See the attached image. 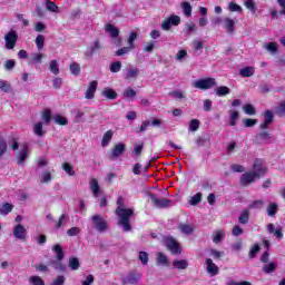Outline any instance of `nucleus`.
Instances as JSON below:
<instances>
[{
	"label": "nucleus",
	"instance_id": "39448f33",
	"mask_svg": "<svg viewBox=\"0 0 285 285\" xmlns=\"http://www.w3.org/2000/svg\"><path fill=\"white\" fill-rule=\"evenodd\" d=\"M149 198L156 208H168L171 204L170 199L157 197L155 194H149Z\"/></svg>",
	"mask_w": 285,
	"mask_h": 285
},
{
	"label": "nucleus",
	"instance_id": "864d4df0",
	"mask_svg": "<svg viewBox=\"0 0 285 285\" xmlns=\"http://www.w3.org/2000/svg\"><path fill=\"white\" fill-rule=\"evenodd\" d=\"M244 6L250 12H253V13L257 12V7H255V1H253V0H245L244 1Z\"/></svg>",
	"mask_w": 285,
	"mask_h": 285
},
{
	"label": "nucleus",
	"instance_id": "c9c22d12",
	"mask_svg": "<svg viewBox=\"0 0 285 285\" xmlns=\"http://www.w3.org/2000/svg\"><path fill=\"white\" fill-rule=\"evenodd\" d=\"M42 121H45V125L48 126L52 119V111L50 109H45L41 115Z\"/></svg>",
	"mask_w": 285,
	"mask_h": 285
},
{
	"label": "nucleus",
	"instance_id": "6ab92c4d",
	"mask_svg": "<svg viewBox=\"0 0 285 285\" xmlns=\"http://www.w3.org/2000/svg\"><path fill=\"white\" fill-rule=\"evenodd\" d=\"M105 32H108L112 39H117V37H119V29H117L112 23H107L105 26Z\"/></svg>",
	"mask_w": 285,
	"mask_h": 285
},
{
	"label": "nucleus",
	"instance_id": "2f4dec72",
	"mask_svg": "<svg viewBox=\"0 0 285 285\" xmlns=\"http://www.w3.org/2000/svg\"><path fill=\"white\" fill-rule=\"evenodd\" d=\"M115 135V132H112V130H108L104 137H102V141H101V146L102 148H106V146H108L110 144V141H112V136Z\"/></svg>",
	"mask_w": 285,
	"mask_h": 285
},
{
	"label": "nucleus",
	"instance_id": "de8ad7c7",
	"mask_svg": "<svg viewBox=\"0 0 285 285\" xmlns=\"http://www.w3.org/2000/svg\"><path fill=\"white\" fill-rule=\"evenodd\" d=\"M185 32L187 35H193V32H197V24H195V22H187L185 24Z\"/></svg>",
	"mask_w": 285,
	"mask_h": 285
},
{
	"label": "nucleus",
	"instance_id": "dca6fc26",
	"mask_svg": "<svg viewBox=\"0 0 285 285\" xmlns=\"http://www.w3.org/2000/svg\"><path fill=\"white\" fill-rule=\"evenodd\" d=\"M89 188H90L94 197H99V193H101V186H99V181L97 180V178L90 179Z\"/></svg>",
	"mask_w": 285,
	"mask_h": 285
},
{
	"label": "nucleus",
	"instance_id": "2eb2a0df",
	"mask_svg": "<svg viewBox=\"0 0 285 285\" xmlns=\"http://www.w3.org/2000/svg\"><path fill=\"white\" fill-rule=\"evenodd\" d=\"M137 77H139V69L128 66L126 68V75H125V79L127 81H130V79H137Z\"/></svg>",
	"mask_w": 285,
	"mask_h": 285
},
{
	"label": "nucleus",
	"instance_id": "0e129e2a",
	"mask_svg": "<svg viewBox=\"0 0 285 285\" xmlns=\"http://www.w3.org/2000/svg\"><path fill=\"white\" fill-rule=\"evenodd\" d=\"M42 59H43V53H32L31 55L32 63H41Z\"/></svg>",
	"mask_w": 285,
	"mask_h": 285
},
{
	"label": "nucleus",
	"instance_id": "a211bd4d",
	"mask_svg": "<svg viewBox=\"0 0 285 285\" xmlns=\"http://www.w3.org/2000/svg\"><path fill=\"white\" fill-rule=\"evenodd\" d=\"M264 122L261 124V130H266L271 124H273V111L266 110L264 114Z\"/></svg>",
	"mask_w": 285,
	"mask_h": 285
},
{
	"label": "nucleus",
	"instance_id": "bf43d9fd",
	"mask_svg": "<svg viewBox=\"0 0 285 285\" xmlns=\"http://www.w3.org/2000/svg\"><path fill=\"white\" fill-rule=\"evenodd\" d=\"M189 130H191V132H197V130H199V119L190 120Z\"/></svg>",
	"mask_w": 285,
	"mask_h": 285
},
{
	"label": "nucleus",
	"instance_id": "e2e57ef3",
	"mask_svg": "<svg viewBox=\"0 0 285 285\" xmlns=\"http://www.w3.org/2000/svg\"><path fill=\"white\" fill-rule=\"evenodd\" d=\"M228 10H229V12H242V6H239L235 2H229Z\"/></svg>",
	"mask_w": 285,
	"mask_h": 285
},
{
	"label": "nucleus",
	"instance_id": "4c0bfd02",
	"mask_svg": "<svg viewBox=\"0 0 285 285\" xmlns=\"http://www.w3.org/2000/svg\"><path fill=\"white\" fill-rule=\"evenodd\" d=\"M101 48V45L99 43V40L94 41V45L90 47L89 51H87L85 55L86 57H92L97 50Z\"/></svg>",
	"mask_w": 285,
	"mask_h": 285
},
{
	"label": "nucleus",
	"instance_id": "c03bdc74",
	"mask_svg": "<svg viewBox=\"0 0 285 285\" xmlns=\"http://www.w3.org/2000/svg\"><path fill=\"white\" fill-rule=\"evenodd\" d=\"M248 219H250V212H248V209H245L238 217V222L239 224H246Z\"/></svg>",
	"mask_w": 285,
	"mask_h": 285
},
{
	"label": "nucleus",
	"instance_id": "a878e982",
	"mask_svg": "<svg viewBox=\"0 0 285 285\" xmlns=\"http://www.w3.org/2000/svg\"><path fill=\"white\" fill-rule=\"evenodd\" d=\"M276 269H277V263L275 262L265 264L263 266V273H265L266 275H271V273H275Z\"/></svg>",
	"mask_w": 285,
	"mask_h": 285
},
{
	"label": "nucleus",
	"instance_id": "1a4fd4ad",
	"mask_svg": "<svg viewBox=\"0 0 285 285\" xmlns=\"http://www.w3.org/2000/svg\"><path fill=\"white\" fill-rule=\"evenodd\" d=\"M205 269L210 275V277H215L216 275H219V267L215 262H213V258H206L205 259Z\"/></svg>",
	"mask_w": 285,
	"mask_h": 285
},
{
	"label": "nucleus",
	"instance_id": "4468645a",
	"mask_svg": "<svg viewBox=\"0 0 285 285\" xmlns=\"http://www.w3.org/2000/svg\"><path fill=\"white\" fill-rule=\"evenodd\" d=\"M225 237H226V230L224 229H217L212 234V239L214 244H222Z\"/></svg>",
	"mask_w": 285,
	"mask_h": 285
},
{
	"label": "nucleus",
	"instance_id": "f3484780",
	"mask_svg": "<svg viewBox=\"0 0 285 285\" xmlns=\"http://www.w3.org/2000/svg\"><path fill=\"white\" fill-rule=\"evenodd\" d=\"M27 230L23 225L19 224L13 228V237L16 239H26Z\"/></svg>",
	"mask_w": 285,
	"mask_h": 285
},
{
	"label": "nucleus",
	"instance_id": "6e6d98bb",
	"mask_svg": "<svg viewBox=\"0 0 285 285\" xmlns=\"http://www.w3.org/2000/svg\"><path fill=\"white\" fill-rule=\"evenodd\" d=\"M109 70L114 73L119 72L121 70V61L111 62V65L109 66Z\"/></svg>",
	"mask_w": 285,
	"mask_h": 285
},
{
	"label": "nucleus",
	"instance_id": "473e14b6",
	"mask_svg": "<svg viewBox=\"0 0 285 285\" xmlns=\"http://www.w3.org/2000/svg\"><path fill=\"white\" fill-rule=\"evenodd\" d=\"M271 134L266 131H263L257 135V140L259 141V144H271Z\"/></svg>",
	"mask_w": 285,
	"mask_h": 285
},
{
	"label": "nucleus",
	"instance_id": "a19ab883",
	"mask_svg": "<svg viewBox=\"0 0 285 285\" xmlns=\"http://www.w3.org/2000/svg\"><path fill=\"white\" fill-rule=\"evenodd\" d=\"M262 208H264V200L262 199L254 200L252 204L248 205L249 210H259Z\"/></svg>",
	"mask_w": 285,
	"mask_h": 285
},
{
	"label": "nucleus",
	"instance_id": "6e6552de",
	"mask_svg": "<svg viewBox=\"0 0 285 285\" xmlns=\"http://www.w3.org/2000/svg\"><path fill=\"white\" fill-rule=\"evenodd\" d=\"M254 175L259 179V177H264L266 175V167H264L263 159H256L253 164V171Z\"/></svg>",
	"mask_w": 285,
	"mask_h": 285
},
{
	"label": "nucleus",
	"instance_id": "8fccbe9b",
	"mask_svg": "<svg viewBox=\"0 0 285 285\" xmlns=\"http://www.w3.org/2000/svg\"><path fill=\"white\" fill-rule=\"evenodd\" d=\"M45 43H46V37H43V35H39L36 38V46H37L39 51L43 50Z\"/></svg>",
	"mask_w": 285,
	"mask_h": 285
},
{
	"label": "nucleus",
	"instance_id": "20e7f679",
	"mask_svg": "<svg viewBox=\"0 0 285 285\" xmlns=\"http://www.w3.org/2000/svg\"><path fill=\"white\" fill-rule=\"evenodd\" d=\"M19 39V35H17V31L11 30L6 33L4 41H6V48L7 50H12L17 46V40Z\"/></svg>",
	"mask_w": 285,
	"mask_h": 285
},
{
	"label": "nucleus",
	"instance_id": "cd10ccee",
	"mask_svg": "<svg viewBox=\"0 0 285 285\" xmlns=\"http://www.w3.org/2000/svg\"><path fill=\"white\" fill-rule=\"evenodd\" d=\"M156 263L158 266H168V257L164 253L159 252L157 253Z\"/></svg>",
	"mask_w": 285,
	"mask_h": 285
},
{
	"label": "nucleus",
	"instance_id": "412c9836",
	"mask_svg": "<svg viewBox=\"0 0 285 285\" xmlns=\"http://www.w3.org/2000/svg\"><path fill=\"white\" fill-rule=\"evenodd\" d=\"M125 150H126V145H124L122 142H119L112 149V157H115V158L121 157V155H124Z\"/></svg>",
	"mask_w": 285,
	"mask_h": 285
},
{
	"label": "nucleus",
	"instance_id": "58836bf2",
	"mask_svg": "<svg viewBox=\"0 0 285 285\" xmlns=\"http://www.w3.org/2000/svg\"><path fill=\"white\" fill-rule=\"evenodd\" d=\"M49 265L52 266L55 268V271H60L61 273L66 272V267L59 259L50 261Z\"/></svg>",
	"mask_w": 285,
	"mask_h": 285
},
{
	"label": "nucleus",
	"instance_id": "c756f323",
	"mask_svg": "<svg viewBox=\"0 0 285 285\" xmlns=\"http://www.w3.org/2000/svg\"><path fill=\"white\" fill-rule=\"evenodd\" d=\"M173 266H174V268H177L178 271H186V268H188V261H186V259L174 261Z\"/></svg>",
	"mask_w": 285,
	"mask_h": 285
},
{
	"label": "nucleus",
	"instance_id": "338daca9",
	"mask_svg": "<svg viewBox=\"0 0 285 285\" xmlns=\"http://www.w3.org/2000/svg\"><path fill=\"white\" fill-rule=\"evenodd\" d=\"M243 110H244V112L246 114V115H255V107L253 106V105H250V104H248V105H245L244 107H243Z\"/></svg>",
	"mask_w": 285,
	"mask_h": 285
},
{
	"label": "nucleus",
	"instance_id": "ea45409f",
	"mask_svg": "<svg viewBox=\"0 0 285 285\" xmlns=\"http://www.w3.org/2000/svg\"><path fill=\"white\" fill-rule=\"evenodd\" d=\"M125 99H128L129 101H132L135 97H137V91H135L132 88H127L124 91Z\"/></svg>",
	"mask_w": 285,
	"mask_h": 285
},
{
	"label": "nucleus",
	"instance_id": "9b49d317",
	"mask_svg": "<svg viewBox=\"0 0 285 285\" xmlns=\"http://www.w3.org/2000/svg\"><path fill=\"white\" fill-rule=\"evenodd\" d=\"M255 179L258 178L253 171L245 173L240 176V184L242 186H250V184H253Z\"/></svg>",
	"mask_w": 285,
	"mask_h": 285
},
{
	"label": "nucleus",
	"instance_id": "49530a36",
	"mask_svg": "<svg viewBox=\"0 0 285 285\" xmlns=\"http://www.w3.org/2000/svg\"><path fill=\"white\" fill-rule=\"evenodd\" d=\"M102 96L107 99H117V92L114 89L107 88L102 91Z\"/></svg>",
	"mask_w": 285,
	"mask_h": 285
},
{
	"label": "nucleus",
	"instance_id": "f03ea898",
	"mask_svg": "<svg viewBox=\"0 0 285 285\" xmlns=\"http://www.w3.org/2000/svg\"><path fill=\"white\" fill-rule=\"evenodd\" d=\"M191 86L197 90H210V88L217 86V80L215 78L198 79L194 81Z\"/></svg>",
	"mask_w": 285,
	"mask_h": 285
},
{
	"label": "nucleus",
	"instance_id": "0eeeda50",
	"mask_svg": "<svg viewBox=\"0 0 285 285\" xmlns=\"http://www.w3.org/2000/svg\"><path fill=\"white\" fill-rule=\"evenodd\" d=\"M91 222L94 223V226L98 233H105V230H108V224L106 220H104V218H101V216L94 215L91 217Z\"/></svg>",
	"mask_w": 285,
	"mask_h": 285
},
{
	"label": "nucleus",
	"instance_id": "e433bc0d",
	"mask_svg": "<svg viewBox=\"0 0 285 285\" xmlns=\"http://www.w3.org/2000/svg\"><path fill=\"white\" fill-rule=\"evenodd\" d=\"M81 264L79 263V258L77 257H69V268L71 271H79Z\"/></svg>",
	"mask_w": 285,
	"mask_h": 285
},
{
	"label": "nucleus",
	"instance_id": "5fc2aeb1",
	"mask_svg": "<svg viewBox=\"0 0 285 285\" xmlns=\"http://www.w3.org/2000/svg\"><path fill=\"white\" fill-rule=\"evenodd\" d=\"M40 181L42 184H50V181H52V175H50V173L45 171L40 175Z\"/></svg>",
	"mask_w": 285,
	"mask_h": 285
},
{
	"label": "nucleus",
	"instance_id": "69168bd1",
	"mask_svg": "<svg viewBox=\"0 0 285 285\" xmlns=\"http://www.w3.org/2000/svg\"><path fill=\"white\" fill-rule=\"evenodd\" d=\"M138 257H139L142 266H146L148 264V253L140 252Z\"/></svg>",
	"mask_w": 285,
	"mask_h": 285
},
{
	"label": "nucleus",
	"instance_id": "052dcab7",
	"mask_svg": "<svg viewBox=\"0 0 285 285\" xmlns=\"http://www.w3.org/2000/svg\"><path fill=\"white\" fill-rule=\"evenodd\" d=\"M137 37H138V35H137V32H135V31H132V32H130V35H129V38H128V46L130 47V48H135V41H137Z\"/></svg>",
	"mask_w": 285,
	"mask_h": 285
},
{
	"label": "nucleus",
	"instance_id": "b1692460",
	"mask_svg": "<svg viewBox=\"0 0 285 285\" xmlns=\"http://www.w3.org/2000/svg\"><path fill=\"white\" fill-rule=\"evenodd\" d=\"M180 7L183 9L185 17L187 18L193 17V6H190V2H181Z\"/></svg>",
	"mask_w": 285,
	"mask_h": 285
},
{
	"label": "nucleus",
	"instance_id": "680f3d73",
	"mask_svg": "<svg viewBox=\"0 0 285 285\" xmlns=\"http://www.w3.org/2000/svg\"><path fill=\"white\" fill-rule=\"evenodd\" d=\"M259 250H261V247H259L257 244H255V245L250 248V250H249V258H250V259H255V257H257V254L259 253Z\"/></svg>",
	"mask_w": 285,
	"mask_h": 285
},
{
	"label": "nucleus",
	"instance_id": "bb28decb",
	"mask_svg": "<svg viewBox=\"0 0 285 285\" xmlns=\"http://www.w3.org/2000/svg\"><path fill=\"white\" fill-rule=\"evenodd\" d=\"M33 135L37 137H43V135H46V131L43 130V122H36L33 125Z\"/></svg>",
	"mask_w": 285,
	"mask_h": 285
},
{
	"label": "nucleus",
	"instance_id": "aec40b11",
	"mask_svg": "<svg viewBox=\"0 0 285 285\" xmlns=\"http://www.w3.org/2000/svg\"><path fill=\"white\" fill-rule=\"evenodd\" d=\"M178 229L184 235H193L195 227L190 224H180V225H178Z\"/></svg>",
	"mask_w": 285,
	"mask_h": 285
},
{
	"label": "nucleus",
	"instance_id": "774afa93",
	"mask_svg": "<svg viewBox=\"0 0 285 285\" xmlns=\"http://www.w3.org/2000/svg\"><path fill=\"white\" fill-rule=\"evenodd\" d=\"M63 284H66V276L60 275L56 279H53L50 285H63Z\"/></svg>",
	"mask_w": 285,
	"mask_h": 285
},
{
	"label": "nucleus",
	"instance_id": "603ef678",
	"mask_svg": "<svg viewBox=\"0 0 285 285\" xmlns=\"http://www.w3.org/2000/svg\"><path fill=\"white\" fill-rule=\"evenodd\" d=\"M0 90H2V92H10V90H12V86L8 80H0Z\"/></svg>",
	"mask_w": 285,
	"mask_h": 285
},
{
	"label": "nucleus",
	"instance_id": "f704fd0d",
	"mask_svg": "<svg viewBox=\"0 0 285 285\" xmlns=\"http://www.w3.org/2000/svg\"><path fill=\"white\" fill-rule=\"evenodd\" d=\"M275 115H278V117H285V99L279 102L278 106L274 108Z\"/></svg>",
	"mask_w": 285,
	"mask_h": 285
},
{
	"label": "nucleus",
	"instance_id": "09e8293b",
	"mask_svg": "<svg viewBox=\"0 0 285 285\" xmlns=\"http://www.w3.org/2000/svg\"><path fill=\"white\" fill-rule=\"evenodd\" d=\"M49 70L52 75H59V62L57 60H51L49 63Z\"/></svg>",
	"mask_w": 285,
	"mask_h": 285
},
{
	"label": "nucleus",
	"instance_id": "9d476101",
	"mask_svg": "<svg viewBox=\"0 0 285 285\" xmlns=\"http://www.w3.org/2000/svg\"><path fill=\"white\" fill-rule=\"evenodd\" d=\"M26 159H28V145H23V147L16 154V161L18 166H23V164H26Z\"/></svg>",
	"mask_w": 285,
	"mask_h": 285
},
{
	"label": "nucleus",
	"instance_id": "13d9d810",
	"mask_svg": "<svg viewBox=\"0 0 285 285\" xmlns=\"http://www.w3.org/2000/svg\"><path fill=\"white\" fill-rule=\"evenodd\" d=\"M62 168L65 173H67V175H69L70 177H75V169L72 168V165L65 163L62 165Z\"/></svg>",
	"mask_w": 285,
	"mask_h": 285
},
{
	"label": "nucleus",
	"instance_id": "79ce46f5",
	"mask_svg": "<svg viewBox=\"0 0 285 285\" xmlns=\"http://www.w3.org/2000/svg\"><path fill=\"white\" fill-rule=\"evenodd\" d=\"M12 208H14V206L12 204L4 203L0 207V215H8L9 213H12Z\"/></svg>",
	"mask_w": 285,
	"mask_h": 285
},
{
	"label": "nucleus",
	"instance_id": "5701e85b",
	"mask_svg": "<svg viewBox=\"0 0 285 285\" xmlns=\"http://www.w3.org/2000/svg\"><path fill=\"white\" fill-rule=\"evenodd\" d=\"M53 253H56V257L57 259H59V262L63 261V257H66V254L63 253V248L61 247V245L56 244L52 247Z\"/></svg>",
	"mask_w": 285,
	"mask_h": 285
},
{
	"label": "nucleus",
	"instance_id": "4be33fe9",
	"mask_svg": "<svg viewBox=\"0 0 285 285\" xmlns=\"http://www.w3.org/2000/svg\"><path fill=\"white\" fill-rule=\"evenodd\" d=\"M128 282L129 284H139V282H141V274L139 272H130Z\"/></svg>",
	"mask_w": 285,
	"mask_h": 285
},
{
	"label": "nucleus",
	"instance_id": "ddd939ff",
	"mask_svg": "<svg viewBox=\"0 0 285 285\" xmlns=\"http://www.w3.org/2000/svg\"><path fill=\"white\" fill-rule=\"evenodd\" d=\"M236 23L235 19L228 17L224 18V28L228 35H233V32H235Z\"/></svg>",
	"mask_w": 285,
	"mask_h": 285
},
{
	"label": "nucleus",
	"instance_id": "c85d7f7f",
	"mask_svg": "<svg viewBox=\"0 0 285 285\" xmlns=\"http://www.w3.org/2000/svg\"><path fill=\"white\" fill-rule=\"evenodd\" d=\"M277 210H279V206L277 203H269L267 206V215L268 217H275L277 215Z\"/></svg>",
	"mask_w": 285,
	"mask_h": 285
},
{
	"label": "nucleus",
	"instance_id": "f8f14e48",
	"mask_svg": "<svg viewBox=\"0 0 285 285\" xmlns=\"http://www.w3.org/2000/svg\"><path fill=\"white\" fill-rule=\"evenodd\" d=\"M97 86H99V82L97 80H92L85 94L86 99H95V92H97Z\"/></svg>",
	"mask_w": 285,
	"mask_h": 285
},
{
	"label": "nucleus",
	"instance_id": "7c9ffc66",
	"mask_svg": "<svg viewBox=\"0 0 285 285\" xmlns=\"http://www.w3.org/2000/svg\"><path fill=\"white\" fill-rule=\"evenodd\" d=\"M215 94L217 97H226V95H230V88L226 86H220L215 89Z\"/></svg>",
	"mask_w": 285,
	"mask_h": 285
},
{
	"label": "nucleus",
	"instance_id": "72a5a7b5",
	"mask_svg": "<svg viewBox=\"0 0 285 285\" xmlns=\"http://www.w3.org/2000/svg\"><path fill=\"white\" fill-rule=\"evenodd\" d=\"M237 119H239V112L237 110H229V126H237Z\"/></svg>",
	"mask_w": 285,
	"mask_h": 285
},
{
	"label": "nucleus",
	"instance_id": "3c124183",
	"mask_svg": "<svg viewBox=\"0 0 285 285\" xmlns=\"http://www.w3.org/2000/svg\"><path fill=\"white\" fill-rule=\"evenodd\" d=\"M53 121H56L58 126H68V119L61 115L55 116Z\"/></svg>",
	"mask_w": 285,
	"mask_h": 285
},
{
	"label": "nucleus",
	"instance_id": "4d7b16f0",
	"mask_svg": "<svg viewBox=\"0 0 285 285\" xmlns=\"http://www.w3.org/2000/svg\"><path fill=\"white\" fill-rule=\"evenodd\" d=\"M202 202V193H197L189 199L190 206H197Z\"/></svg>",
	"mask_w": 285,
	"mask_h": 285
},
{
	"label": "nucleus",
	"instance_id": "a18cd8bd",
	"mask_svg": "<svg viewBox=\"0 0 285 285\" xmlns=\"http://www.w3.org/2000/svg\"><path fill=\"white\" fill-rule=\"evenodd\" d=\"M29 284H31V285H46V282H43V278H41V276H30L29 277Z\"/></svg>",
	"mask_w": 285,
	"mask_h": 285
},
{
	"label": "nucleus",
	"instance_id": "423d86ee",
	"mask_svg": "<svg viewBox=\"0 0 285 285\" xmlns=\"http://www.w3.org/2000/svg\"><path fill=\"white\" fill-rule=\"evenodd\" d=\"M165 245L167 246L168 250H170V253H173V255L181 254V247L179 246V243H177V240H175V238L166 237Z\"/></svg>",
	"mask_w": 285,
	"mask_h": 285
},
{
	"label": "nucleus",
	"instance_id": "393cba45",
	"mask_svg": "<svg viewBox=\"0 0 285 285\" xmlns=\"http://www.w3.org/2000/svg\"><path fill=\"white\" fill-rule=\"evenodd\" d=\"M239 75L240 77H253V75H255V67L249 66V67H245L243 69L239 70Z\"/></svg>",
	"mask_w": 285,
	"mask_h": 285
},
{
	"label": "nucleus",
	"instance_id": "f257e3e1",
	"mask_svg": "<svg viewBox=\"0 0 285 285\" xmlns=\"http://www.w3.org/2000/svg\"><path fill=\"white\" fill-rule=\"evenodd\" d=\"M116 215L118 217V226H121L125 233H130V230H132V226L130 225V217L135 215V209L117 207Z\"/></svg>",
	"mask_w": 285,
	"mask_h": 285
},
{
	"label": "nucleus",
	"instance_id": "7ed1b4c3",
	"mask_svg": "<svg viewBox=\"0 0 285 285\" xmlns=\"http://www.w3.org/2000/svg\"><path fill=\"white\" fill-rule=\"evenodd\" d=\"M179 23H181V18L173 14L161 22L160 28L161 30H165V32H168L173 26H179Z\"/></svg>",
	"mask_w": 285,
	"mask_h": 285
},
{
	"label": "nucleus",
	"instance_id": "37998d69",
	"mask_svg": "<svg viewBox=\"0 0 285 285\" xmlns=\"http://www.w3.org/2000/svg\"><path fill=\"white\" fill-rule=\"evenodd\" d=\"M69 70L71 72V75H75V77L79 76V73L81 72V66H79L78 62H72L69 66Z\"/></svg>",
	"mask_w": 285,
	"mask_h": 285
}]
</instances>
